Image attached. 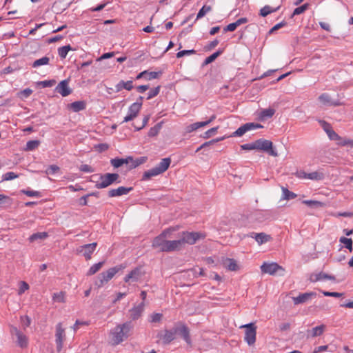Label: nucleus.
Instances as JSON below:
<instances>
[{
  "label": "nucleus",
  "mask_w": 353,
  "mask_h": 353,
  "mask_svg": "<svg viewBox=\"0 0 353 353\" xmlns=\"http://www.w3.org/2000/svg\"><path fill=\"white\" fill-rule=\"evenodd\" d=\"M114 54H115L114 52L105 53L103 55H101L99 58H98L97 59V61H102L103 59H109V58L113 57L114 56Z\"/></svg>",
  "instance_id": "61"
},
{
  "label": "nucleus",
  "mask_w": 353,
  "mask_h": 353,
  "mask_svg": "<svg viewBox=\"0 0 353 353\" xmlns=\"http://www.w3.org/2000/svg\"><path fill=\"white\" fill-rule=\"evenodd\" d=\"M40 142L38 140H31L27 142L26 150L32 151L35 150L39 145Z\"/></svg>",
  "instance_id": "39"
},
{
  "label": "nucleus",
  "mask_w": 353,
  "mask_h": 353,
  "mask_svg": "<svg viewBox=\"0 0 353 353\" xmlns=\"http://www.w3.org/2000/svg\"><path fill=\"white\" fill-rule=\"evenodd\" d=\"M160 92V86H157L152 90L148 94L147 99H151L159 94Z\"/></svg>",
  "instance_id": "47"
},
{
  "label": "nucleus",
  "mask_w": 353,
  "mask_h": 353,
  "mask_svg": "<svg viewBox=\"0 0 353 353\" xmlns=\"http://www.w3.org/2000/svg\"><path fill=\"white\" fill-rule=\"evenodd\" d=\"M339 139H336L337 145L340 146L350 145V147H353V139L342 138L340 136Z\"/></svg>",
  "instance_id": "38"
},
{
  "label": "nucleus",
  "mask_w": 353,
  "mask_h": 353,
  "mask_svg": "<svg viewBox=\"0 0 353 353\" xmlns=\"http://www.w3.org/2000/svg\"><path fill=\"white\" fill-rule=\"evenodd\" d=\"M222 264L224 268L229 271L236 272L240 270V265L238 262L231 258H225L222 261Z\"/></svg>",
  "instance_id": "14"
},
{
  "label": "nucleus",
  "mask_w": 353,
  "mask_h": 353,
  "mask_svg": "<svg viewBox=\"0 0 353 353\" xmlns=\"http://www.w3.org/2000/svg\"><path fill=\"white\" fill-rule=\"evenodd\" d=\"M241 328H245V341L249 345H252L256 342V327L254 323H250L246 325H241Z\"/></svg>",
  "instance_id": "6"
},
{
  "label": "nucleus",
  "mask_w": 353,
  "mask_h": 353,
  "mask_svg": "<svg viewBox=\"0 0 353 353\" xmlns=\"http://www.w3.org/2000/svg\"><path fill=\"white\" fill-rule=\"evenodd\" d=\"M279 9V6L276 8H272L270 6H265L263 8H262L260 10V14L262 17H266L268 14L277 11Z\"/></svg>",
  "instance_id": "33"
},
{
  "label": "nucleus",
  "mask_w": 353,
  "mask_h": 353,
  "mask_svg": "<svg viewBox=\"0 0 353 353\" xmlns=\"http://www.w3.org/2000/svg\"><path fill=\"white\" fill-rule=\"evenodd\" d=\"M21 321L22 325L24 327H27L30 326V323H31V319L28 316H21Z\"/></svg>",
  "instance_id": "54"
},
{
  "label": "nucleus",
  "mask_w": 353,
  "mask_h": 353,
  "mask_svg": "<svg viewBox=\"0 0 353 353\" xmlns=\"http://www.w3.org/2000/svg\"><path fill=\"white\" fill-rule=\"evenodd\" d=\"M310 3H306L303 5L295 8L292 13V17L294 15H299L305 12L310 8Z\"/></svg>",
  "instance_id": "37"
},
{
  "label": "nucleus",
  "mask_w": 353,
  "mask_h": 353,
  "mask_svg": "<svg viewBox=\"0 0 353 353\" xmlns=\"http://www.w3.org/2000/svg\"><path fill=\"white\" fill-rule=\"evenodd\" d=\"M132 327L133 326L130 321L117 325L111 332L113 344L118 345L127 339L130 336Z\"/></svg>",
  "instance_id": "2"
},
{
  "label": "nucleus",
  "mask_w": 353,
  "mask_h": 353,
  "mask_svg": "<svg viewBox=\"0 0 353 353\" xmlns=\"http://www.w3.org/2000/svg\"><path fill=\"white\" fill-rule=\"evenodd\" d=\"M319 101L324 105L337 106L339 105V103L334 102L332 101L330 96L327 93H323L319 97Z\"/></svg>",
  "instance_id": "27"
},
{
  "label": "nucleus",
  "mask_w": 353,
  "mask_h": 353,
  "mask_svg": "<svg viewBox=\"0 0 353 353\" xmlns=\"http://www.w3.org/2000/svg\"><path fill=\"white\" fill-rule=\"evenodd\" d=\"M86 103L84 101H77L68 104V108L74 112L85 110Z\"/></svg>",
  "instance_id": "22"
},
{
  "label": "nucleus",
  "mask_w": 353,
  "mask_h": 353,
  "mask_svg": "<svg viewBox=\"0 0 353 353\" xmlns=\"http://www.w3.org/2000/svg\"><path fill=\"white\" fill-rule=\"evenodd\" d=\"M248 125H243L239 128L234 132V135L237 137H241L246 132H248Z\"/></svg>",
  "instance_id": "46"
},
{
  "label": "nucleus",
  "mask_w": 353,
  "mask_h": 353,
  "mask_svg": "<svg viewBox=\"0 0 353 353\" xmlns=\"http://www.w3.org/2000/svg\"><path fill=\"white\" fill-rule=\"evenodd\" d=\"M218 128L219 127H215L208 130L203 134V137L205 139L210 137L212 134H214L216 132Z\"/></svg>",
  "instance_id": "51"
},
{
  "label": "nucleus",
  "mask_w": 353,
  "mask_h": 353,
  "mask_svg": "<svg viewBox=\"0 0 353 353\" xmlns=\"http://www.w3.org/2000/svg\"><path fill=\"white\" fill-rule=\"evenodd\" d=\"M72 50V48L70 45H67L63 47H61L58 49L59 56L61 59H65L70 50Z\"/></svg>",
  "instance_id": "36"
},
{
  "label": "nucleus",
  "mask_w": 353,
  "mask_h": 353,
  "mask_svg": "<svg viewBox=\"0 0 353 353\" xmlns=\"http://www.w3.org/2000/svg\"><path fill=\"white\" fill-rule=\"evenodd\" d=\"M327 134L331 140L336 141V139H340L339 135L333 129L327 132Z\"/></svg>",
  "instance_id": "56"
},
{
  "label": "nucleus",
  "mask_w": 353,
  "mask_h": 353,
  "mask_svg": "<svg viewBox=\"0 0 353 353\" xmlns=\"http://www.w3.org/2000/svg\"><path fill=\"white\" fill-rule=\"evenodd\" d=\"M283 192V199L285 200L293 199L296 197V194L291 191H290L288 188L282 187L281 188Z\"/></svg>",
  "instance_id": "34"
},
{
  "label": "nucleus",
  "mask_w": 353,
  "mask_h": 353,
  "mask_svg": "<svg viewBox=\"0 0 353 353\" xmlns=\"http://www.w3.org/2000/svg\"><path fill=\"white\" fill-rule=\"evenodd\" d=\"M24 194L27 195L30 197L37 196L39 197L41 196V193L38 191L34 190H23L21 191Z\"/></svg>",
  "instance_id": "49"
},
{
  "label": "nucleus",
  "mask_w": 353,
  "mask_h": 353,
  "mask_svg": "<svg viewBox=\"0 0 353 353\" xmlns=\"http://www.w3.org/2000/svg\"><path fill=\"white\" fill-rule=\"evenodd\" d=\"M55 338L57 350L60 352L63 348V341L65 339V330L63 328L61 323H59L56 325Z\"/></svg>",
  "instance_id": "8"
},
{
  "label": "nucleus",
  "mask_w": 353,
  "mask_h": 353,
  "mask_svg": "<svg viewBox=\"0 0 353 353\" xmlns=\"http://www.w3.org/2000/svg\"><path fill=\"white\" fill-rule=\"evenodd\" d=\"M55 83L56 81L54 80H46L41 81L40 83L42 85L43 88H48L53 86Z\"/></svg>",
  "instance_id": "62"
},
{
  "label": "nucleus",
  "mask_w": 353,
  "mask_h": 353,
  "mask_svg": "<svg viewBox=\"0 0 353 353\" xmlns=\"http://www.w3.org/2000/svg\"><path fill=\"white\" fill-rule=\"evenodd\" d=\"M161 128V125L160 123H158L156 125H154V127L151 128L148 132V136L149 137L156 136L159 133Z\"/></svg>",
  "instance_id": "45"
},
{
  "label": "nucleus",
  "mask_w": 353,
  "mask_h": 353,
  "mask_svg": "<svg viewBox=\"0 0 353 353\" xmlns=\"http://www.w3.org/2000/svg\"><path fill=\"white\" fill-rule=\"evenodd\" d=\"M173 230H174L172 229L165 230L158 236L155 237L152 241V248L158 249L161 252H165L164 249L165 248L166 243L168 242L166 238L170 237L169 234Z\"/></svg>",
  "instance_id": "5"
},
{
  "label": "nucleus",
  "mask_w": 353,
  "mask_h": 353,
  "mask_svg": "<svg viewBox=\"0 0 353 353\" xmlns=\"http://www.w3.org/2000/svg\"><path fill=\"white\" fill-rule=\"evenodd\" d=\"M316 294L314 292H305L300 294L296 297H292V301L294 305L302 304L308 302L313 298H315Z\"/></svg>",
  "instance_id": "12"
},
{
  "label": "nucleus",
  "mask_w": 353,
  "mask_h": 353,
  "mask_svg": "<svg viewBox=\"0 0 353 353\" xmlns=\"http://www.w3.org/2000/svg\"><path fill=\"white\" fill-rule=\"evenodd\" d=\"M142 103L141 102H135L132 103L128 109V114L124 117L123 122H128L136 118L141 110Z\"/></svg>",
  "instance_id": "10"
},
{
  "label": "nucleus",
  "mask_w": 353,
  "mask_h": 353,
  "mask_svg": "<svg viewBox=\"0 0 353 353\" xmlns=\"http://www.w3.org/2000/svg\"><path fill=\"white\" fill-rule=\"evenodd\" d=\"M28 288H29V285L26 282L21 281L18 294L19 295L22 294L23 293L25 292L26 290H28Z\"/></svg>",
  "instance_id": "50"
},
{
  "label": "nucleus",
  "mask_w": 353,
  "mask_h": 353,
  "mask_svg": "<svg viewBox=\"0 0 353 353\" xmlns=\"http://www.w3.org/2000/svg\"><path fill=\"white\" fill-rule=\"evenodd\" d=\"M130 161H132V158L129 157L126 159H112L110 161L111 165L114 166V168H119L122 165L126 163H129Z\"/></svg>",
  "instance_id": "25"
},
{
  "label": "nucleus",
  "mask_w": 353,
  "mask_h": 353,
  "mask_svg": "<svg viewBox=\"0 0 353 353\" xmlns=\"http://www.w3.org/2000/svg\"><path fill=\"white\" fill-rule=\"evenodd\" d=\"M17 343L20 347H24L27 346L28 339H27V337L24 334H23L21 333L19 335L17 336Z\"/></svg>",
  "instance_id": "42"
},
{
  "label": "nucleus",
  "mask_w": 353,
  "mask_h": 353,
  "mask_svg": "<svg viewBox=\"0 0 353 353\" xmlns=\"http://www.w3.org/2000/svg\"><path fill=\"white\" fill-rule=\"evenodd\" d=\"M307 176L308 179L319 181L323 179V174L319 172H313L308 173Z\"/></svg>",
  "instance_id": "41"
},
{
  "label": "nucleus",
  "mask_w": 353,
  "mask_h": 353,
  "mask_svg": "<svg viewBox=\"0 0 353 353\" xmlns=\"http://www.w3.org/2000/svg\"><path fill=\"white\" fill-rule=\"evenodd\" d=\"M159 76V72H148L147 71L145 79L146 80H152L157 79Z\"/></svg>",
  "instance_id": "58"
},
{
  "label": "nucleus",
  "mask_w": 353,
  "mask_h": 353,
  "mask_svg": "<svg viewBox=\"0 0 353 353\" xmlns=\"http://www.w3.org/2000/svg\"><path fill=\"white\" fill-rule=\"evenodd\" d=\"M171 163L170 158H164L161 162L155 166L161 173L165 172L169 168Z\"/></svg>",
  "instance_id": "28"
},
{
  "label": "nucleus",
  "mask_w": 353,
  "mask_h": 353,
  "mask_svg": "<svg viewBox=\"0 0 353 353\" xmlns=\"http://www.w3.org/2000/svg\"><path fill=\"white\" fill-rule=\"evenodd\" d=\"M199 239V233L197 232H185L183 234L181 241H182L183 246L185 243L194 244Z\"/></svg>",
  "instance_id": "17"
},
{
  "label": "nucleus",
  "mask_w": 353,
  "mask_h": 353,
  "mask_svg": "<svg viewBox=\"0 0 353 353\" xmlns=\"http://www.w3.org/2000/svg\"><path fill=\"white\" fill-rule=\"evenodd\" d=\"M221 54V51H217L211 54L210 56H209L208 57H207L202 63L203 66L207 65L208 64L213 62Z\"/></svg>",
  "instance_id": "40"
},
{
  "label": "nucleus",
  "mask_w": 353,
  "mask_h": 353,
  "mask_svg": "<svg viewBox=\"0 0 353 353\" xmlns=\"http://www.w3.org/2000/svg\"><path fill=\"white\" fill-rule=\"evenodd\" d=\"M320 123H321L323 129L324 130V131L326 132V134H327V132H330V130H332V126L327 122H326L325 121H321Z\"/></svg>",
  "instance_id": "57"
},
{
  "label": "nucleus",
  "mask_w": 353,
  "mask_h": 353,
  "mask_svg": "<svg viewBox=\"0 0 353 353\" xmlns=\"http://www.w3.org/2000/svg\"><path fill=\"white\" fill-rule=\"evenodd\" d=\"M182 248V241H181V239H179L178 240L168 241L164 250L165 252H169L181 250Z\"/></svg>",
  "instance_id": "19"
},
{
  "label": "nucleus",
  "mask_w": 353,
  "mask_h": 353,
  "mask_svg": "<svg viewBox=\"0 0 353 353\" xmlns=\"http://www.w3.org/2000/svg\"><path fill=\"white\" fill-rule=\"evenodd\" d=\"M150 321L152 323L159 322L161 320L162 314L160 313H155L151 315Z\"/></svg>",
  "instance_id": "60"
},
{
  "label": "nucleus",
  "mask_w": 353,
  "mask_h": 353,
  "mask_svg": "<svg viewBox=\"0 0 353 353\" xmlns=\"http://www.w3.org/2000/svg\"><path fill=\"white\" fill-rule=\"evenodd\" d=\"M119 175L117 173H106L101 174L99 176V181L95 183V188L97 189H103L113 184L119 179Z\"/></svg>",
  "instance_id": "4"
},
{
  "label": "nucleus",
  "mask_w": 353,
  "mask_h": 353,
  "mask_svg": "<svg viewBox=\"0 0 353 353\" xmlns=\"http://www.w3.org/2000/svg\"><path fill=\"white\" fill-rule=\"evenodd\" d=\"M261 272L264 274H268L270 275L274 274L279 270L283 271V269L276 263H263L261 266Z\"/></svg>",
  "instance_id": "11"
},
{
  "label": "nucleus",
  "mask_w": 353,
  "mask_h": 353,
  "mask_svg": "<svg viewBox=\"0 0 353 353\" xmlns=\"http://www.w3.org/2000/svg\"><path fill=\"white\" fill-rule=\"evenodd\" d=\"M69 80L61 81L56 87L55 91L59 93L62 97H67L71 94L72 90L68 85Z\"/></svg>",
  "instance_id": "13"
},
{
  "label": "nucleus",
  "mask_w": 353,
  "mask_h": 353,
  "mask_svg": "<svg viewBox=\"0 0 353 353\" xmlns=\"http://www.w3.org/2000/svg\"><path fill=\"white\" fill-rule=\"evenodd\" d=\"M132 88H133V81L131 80L128 81H124L121 80L115 85L116 92H117L121 91L123 89H125V90L130 91Z\"/></svg>",
  "instance_id": "23"
},
{
  "label": "nucleus",
  "mask_w": 353,
  "mask_h": 353,
  "mask_svg": "<svg viewBox=\"0 0 353 353\" xmlns=\"http://www.w3.org/2000/svg\"><path fill=\"white\" fill-rule=\"evenodd\" d=\"M303 203L308 206H312L316 208H320L323 207L324 203L319 201H314V200H305L303 201Z\"/></svg>",
  "instance_id": "43"
},
{
  "label": "nucleus",
  "mask_w": 353,
  "mask_h": 353,
  "mask_svg": "<svg viewBox=\"0 0 353 353\" xmlns=\"http://www.w3.org/2000/svg\"><path fill=\"white\" fill-rule=\"evenodd\" d=\"M143 276V272L141 268H136L132 270L124 278V281L128 282H136L138 281Z\"/></svg>",
  "instance_id": "15"
},
{
  "label": "nucleus",
  "mask_w": 353,
  "mask_h": 353,
  "mask_svg": "<svg viewBox=\"0 0 353 353\" xmlns=\"http://www.w3.org/2000/svg\"><path fill=\"white\" fill-rule=\"evenodd\" d=\"M241 148L246 150H256V142L242 145Z\"/></svg>",
  "instance_id": "52"
},
{
  "label": "nucleus",
  "mask_w": 353,
  "mask_h": 353,
  "mask_svg": "<svg viewBox=\"0 0 353 353\" xmlns=\"http://www.w3.org/2000/svg\"><path fill=\"white\" fill-rule=\"evenodd\" d=\"M104 262L101 261L92 265L87 272L88 276H91L97 273L103 265Z\"/></svg>",
  "instance_id": "32"
},
{
  "label": "nucleus",
  "mask_w": 353,
  "mask_h": 353,
  "mask_svg": "<svg viewBox=\"0 0 353 353\" xmlns=\"http://www.w3.org/2000/svg\"><path fill=\"white\" fill-rule=\"evenodd\" d=\"M275 113V110L272 108H268L266 109L261 110L258 115L259 117V119L261 121H264L267 119L271 118Z\"/></svg>",
  "instance_id": "24"
},
{
  "label": "nucleus",
  "mask_w": 353,
  "mask_h": 353,
  "mask_svg": "<svg viewBox=\"0 0 353 353\" xmlns=\"http://www.w3.org/2000/svg\"><path fill=\"white\" fill-rule=\"evenodd\" d=\"M310 280L312 282H316L323 280H332L335 281V277L332 275L327 274L325 272H321L318 274L311 276Z\"/></svg>",
  "instance_id": "21"
},
{
  "label": "nucleus",
  "mask_w": 353,
  "mask_h": 353,
  "mask_svg": "<svg viewBox=\"0 0 353 353\" xmlns=\"http://www.w3.org/2000/svg\"><path fill=\"white\" fill-rule=\"evenodd\" d=\"M193 53H195V50H182V51H180L177 54H176V57L177 58H181L185 55H189V54H193Z\"/></svg>",
  "instance_id": "55"
},
{
  "label": "nucleus",
  "mask_w": 353,
  "mask_h": 353,
  "mask_svg": "<svg viewBox=\"0 0 353 353\" xmlns=\"http://www.w3.org/2000/svg\"><path fill=\"white\" fill-rule=\"evenodd\" d=\"M339 241L344 244L345 247L349 250L350 252L352 251L353 249V241L352 239L346 238L344 236H342L340 238Z\"/></svg>",
  "instance_id": "35"
},
{
  "label": "nucleus",
  "mask_w": 353,
  "mask_h": 353,
  "mask_svg": "<svg viewBox=\"0 0 353 353\" xmlns=\"http://www.w3.org/2000/svg\"><path fill=\"white\" fill-rule=\"evenodd\" d=\"M145 303L141 302L138 305L134 306L131 310H130V318L132 320L138 319L142 314L144 310Z\"/></svg>",
  "instance_id": "18"
},
{
  "label": "nucleus",
  "mask_w": 353,
  "mask_h": 353,
  "mask_svg": "<svg viewBox=\"0 0 353 353\" xmlns=\"http://www.w3.org/2000/svg\"><path fill=\"white\" fill-rule=\"evenodd\" d=\"M237 25L235 22L228 24L227 26H225L223 29L224 32H232L234 31L237 28Z\"/></svg>",
  "instance_id": "59"
},
{
  "label": "nucleus",
  "mask_w": 353,
  "mask_h": 353,
  "mask_svg": "<svg viewBox=\"0 0 353 353\" xmlns=\"http://www.w3.org/2000/svg\"><path fill=\"white\" fill-rule=\"evenodd\" d=\"M59 170V168L58 166L55 165H52L48 168L46 172L50 174H53L56 173Z\"/></svg>",
  "instance_id": "64"
},
{
  "label": "nucleus",
  "mask_w": 353,
  "mask_h": 353,
  "mask_svg": "<svg viewBox=\"0 0 353 353\" xmlns=\"http://www.w3.org/2000/svg\"><path fill=\"white\" fill-rule=\"evenodd\" d=\"M251 236L256 240V241L258 243L259 245L267 242H269L272 240V237L270 235L263 232L254 233L253 235H252Z\"/></svg>",
  "instance_id": "20"
},
{
  "label": "nucleus",
  "mask_w": 353,
  "mask_h": 353,
  "mask_svg": "<svg viewBox=\"0 0 353 353\" xmlns=\"http://www.w3.org/2000/svg\"><path fill=\"white\" fill-rule=\"evenodd\" d=\"M325 330V325H321L316 326V327L312 328V330L310 331V336L312 337H316V336H321L324 332Z\"/></svg>",
  "instance_id": "29"
},
{
  "label": "nucleus",
  "mask_w": 353,
  "mask_h": 353,
  "mask_svg": "<svg viewBox=\"0 0 353 353\" xmlns=\"http://www.w3.org/2000/svg\"><path fill=\"white\" fill-rule=\"evenodd\" d=\"M121 269V267H113L110 268L106 272H103L98 276L95 281V285L98 288H101L105 283H107L111 280L113 276Z\"/></svg>",
  "instance_id": "3"
},
{
  "label": "nucleus",
  "mask_w": 353,
  "mask_h": 353,
  "mask_svg": "<svg viewBox=\"0 0 353 353\" xmlns=\"http://www.w3.org/2000/svg\"><path fill=\"white\" fill-rule=\"evenodd\" d=\"M49 62H50V58L49 57H43L41 59L35 60L32 63V67L34 68H39V67H40L41 65H45L49 64Z\"/></svg>",
  "instance_id": "30"
},
{
  "label": "nucleus",
  "mask_w": 353,
  "mask_h": 353,
  "mask_svg": "<svg viewBox=\"0 0 353 353\" xmlns=\"http://www.w3.org/2000/svg\"><path fill=\"white\" fill-rule=\"evenodd\" d=\"M48 236V234L46 232H37V233L32 234L29 237V241L30 242H34V241H37L38 239L43 240V239H46Z\"/></svg>",
  "instance_id": "31"
},
{
  "label": "nucleus",
  "mask_w": 353,
  "mask_h": 353,
  "mask_svg": "<svg viewBox=\"0 0 353 353\" xmlns=\"http://www.w3.org/2000/svg\"><path fill=\"white\" fill-rule=\"evenodd\" d=\"M52 299L55 302L64 303L65 301V293L60 292L59 293H54L52 296Z\"/></svg>",
  "instance_id": "44"
},
{
  "label": "nucleus",
  "mask_w": 353,
  "mask_h": 353,
  "mask_svg": "<svg viewBox=\"0 0 353 353\" xmlns=\"http://www.w3.org/2000/svg\"><path fill=\"white\" fill-rule=\"evenodd\" d=\"M162 174L156 167L145 171L143 175V180H149L153 176Z\"/></svg>",
  "instance_id": "26"
},
{
  "label": "nucleus",
  "mask_w": 353,
  "mask_h": 353,
  "mask_svg": "<svg viewBox=\"0 0 353 353\" xmlns=\"http://www.w3.org/2000/svg\"><path fill=\"white\" fill-rule=\"evenodd\" d=\"M18 177V175L13 172H8L2 176L3 181L12 180Z\"/></svg>",
  "instance_id": "48"
},
{
  "label": "nucleus",
  "mask_w": 353,
  "mask_h": 353,
  "mask_svg": "<svg viewBox=\"0 0 353 353\" xmlns=\"http://www.w3.org/2000/svg\"><path fill=\"white\" fill-rule=\"evenodd\" d=\"M133 190L132 187H123L120 186L117 189H111L108 192V196L110 197H115V196H119L122 195L128 194L130 192H131Z\"/></svg>",
  "instance_id": "16"
},
{
  "label": "nucleus",
  "mask_w": 353,
  "mask_h": 353,
  "mask_svg": "<svg viewBox=\"0 0 353 353\" xmlns=\"http://www.w3.org/2000/svg\"><path fill=\"white\" fill-rule=\"evenodd\" d=\"M199 129V122L194 123L186 128L187 132H191L194 130Z\"/></svg>",
  "instance_id": "63"
},
{
  "label": "nucleus",
  "mask_w": 353,
  "mask_h": 353,
  "mask_svg": "<svg viewBox=\"0 0 353 353\" xmlns=\"http://www.w3.org/2000/svg\"><path fill=\"white\" fill-rule=\"evenodd\" d=\"M177 334L181 335L187 343H190L189 329L181 322L176 323L170 330L160 332L157 336L162 341L164 345H168L176 339Z\"/></svg>",
  "instance_id": "1"
},
{
  "label": "nucleus",
  "mask_w": 353,
  "mask_h": 353,
  "mask_svg": "<svg viewBox=\"0 0 353 353\" xmlns=\"http://www.w3.org/2000/svg\"><path fill=\"white\" fill-rule=\"evenodd\" d=\"M79 170L83 172H87V173H91L94 171V169L91 166H90L89 165H87V164L81 165L80 166Z\"/></svg>",
  "instance_id": "53"
},
{
  "label": "nucleus",
  "mask_w": 353,
  "mask_h": 353,
  "mask_svg": "<svg viewBox=\"0 0 353 353\" xmlns=\"http://www.w3.org/2000/svg\"><path fill=\"white\" fill-rule=\"evenodd\" d=\"M255 142H256V150H261L267 152H268V154L270 155L273 156V157L278 156L277 152H276L272 148L273 144H272V141H270L269 140H266V139H260L255 141Z\"/></svg>",
  "instance_id": "7"
},
{
  "label": "nucleus",
  "mask_w": 353,
  "mask_h": 353,
  "mask_svg": "<svg viewBox=\"0 0 353 353\" xmlns=\"http://www.w3.org/2000/svg\"><path fill=\"white\" fill-rule=\"evenodd\" d=\"M97 243H92L89 244H85L81 246H79L77 249V252L79 254H81L83 256H85L86 260H90L91 259V256L94 251L97 248Z\"/></svg>",
  "instance_id": "9"
}]
</instances>
